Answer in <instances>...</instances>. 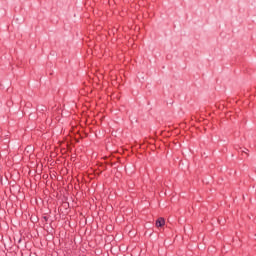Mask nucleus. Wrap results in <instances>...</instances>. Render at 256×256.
<instances>
[{
    "instance_id": "nucleus-1",
    "label": "nucleus",
    "mask_w": 256,
    "mask_h": 256,
    "mask_svg": "<svg viewBox=\"0 0 256 256\" xmlns=\"http://www.w3.org/2000/svg\"><path fill=\"white\" fill-rule=\"evenodd\" d=\"M165 225V218H158L156 221V227H163Z\"/></svg>"
}]
</instances>
